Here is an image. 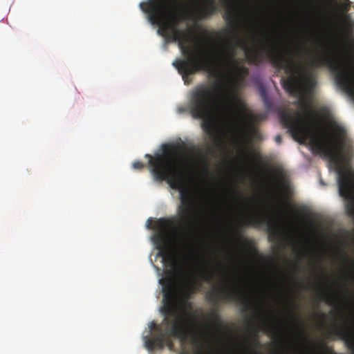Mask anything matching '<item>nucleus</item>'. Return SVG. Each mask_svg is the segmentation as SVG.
Masks as SVG:
<instances>
[{
    "label": "nucleus",
    "instance_id": "f257e3e1",
    "mask_svg": "<svg viewBox=\"0 0 354 354\" xmlns=\"http://www.w3.org/2000/svg\"><path fill=\"white\" fill-rule=\"evenodd\" d=\"M225 1L227 4L223 18L233 32L236 42L225 39L221 50H216L211 59L194 53L187 45L188 36L177 28L185 8L183 0H148L141 2L140 8L149 14L148 18L152 24L159 26V34L166 35L170 32L171 39L178 42L185 59H176L173 65L185 84L189 75L202 71L216 77H221L225 72L235 84L243 81L249 70L236 58L237 46L244 48L250 64L259 65L268 60L275 68L283 69L287 76L281 78L282 86L290 95L299 97L296 104L301 108L302 113L292 109L281 110L279 113L280 121L294 139L304 142L310 138L311 145L321 151V131H317L321 129V122L305 100L313 95L317 81L303 63L295 59V57L302 58V53L288 47L279 48L276 40L267 35L257 47L248 48L239 34L243 24L242 12L232 0Z\"/></svg>",
    "mask_w": 354,
    "mask_h": 354
},
{
    "label": "nucleus",
    "instance_id": "f03ea898",
    "mask_svg": "<svg viewBox=\"0 0 354 354\" xmlns=\"http://www.w3.org/2000/svg\"><path fill=\"white\" fill-rule=\"evenodd\" d=\"M187 104L177 109L179 114L189 113L194 119L202 120L204 131L216 138L214 113L218 110L222 118L232 125L243 119L245 106L231 88L223 82L202 83L192 89L187 96Z\"/></svg>",
    "mask_w": 354,
    "mask_h": 354
},
{
    "label": "nucleus",
    "instance_id": "7ed1b4c3",
    "mask_svg": "<svg viewBox=\"0 0 354 354\" xmlns=\"http://www.w3.org/2000/svg\"><path fill=\"white\" fill-rule=\"evenodd\" d=\"M145 157L149 158V166L155 178L167 181L172 189L179 191L180 216L187 225H190L194 221L195 198L190 190L185 187L184 168L187 157L183 147L180 145H165L162 153H156L154 156L146 154Z\"/></svg>",
    "mask_w": 354,
    "mask_h": 354
},
{
    "label": "nucleus",
    "instance_id": "20e7f679",
    "mask_svg": "<svg viewBox=\"0 0 354 354\" xmlns=\"http://www.w3.org/2000/svg\"><path fill=\"white\" fill-rule=\"evenodd\" d=\"M167 280V283L163 288L164 328L151 323L152 327L155 328L158 333L152 338L145 337V346L149 352L153 351L155 348L162 349L165 344L169 343V337L185 341L190 335L185 313L192 310V304L189 301L190 292L187 289H183L178 295L174 290L171 279L169 278Z\"/></svg>",
    "mask_w": 354,
    "mask_h": 354
},
{
    "label": "nucleus",
    "instance_id": "39448f33",
    "mask_svg": "<svg viewBox=\"0 0 354 354\" xmlns=\"http://www.w3.org/2000/svg\"><path fill=\"white\" fill-rule=\"evenodd\" d=\"M315 67H327L335 75L339 87L354 98V67L339 62L331 50L326 48L324 53L311 62Z\"/></svg>",
    "mask_w": 354,
    "mask_h": 354
},
{
    "label": "nucleus",
    "instance_id": "423d86ee",
    "mask_svg": "<svg viewBox=\"0 0 354 354\" xmlns=\"http://www.w3.org/2000/svg\"><path fill=\"white\" fill-rule=\"evenodd\" d=\"M262 330L263 332L277 340H281V330L274 324L269 323L267 319L263 322ZM297 338L288 339V346H285L284 341L279 342V349L275 354H315L313 352L307 344L309 342L308 337L304 330H297Z\"/></svg>",
    "mask_w": 354,
    "mask_h": 354
},
{
    "label": "nucleus",
    "instance_id": "0eeeda50",
    "mask_svg": "<svg viewBox=\"0 0 354 354\" xmlns=\"http://www.w3.org/2000/svg\"><path fill=\"white\" fill-rule=\"evenodd\" d=\"M206 298L209 301L217 304L219 301H241L243 311H248L254 306V303L238 287V286L226 275L221 286L209 290Z\"/></svg>",
    "mask_w": 354,
    "mask_h": 354
},
{
    "label": "nucleus",
    "instance_id": "6e6552de",
    "mask_svg": "<svg viewBox=\"0 0 354 354\" xmlns=\"http://www.w3.org/2000/svg\"><path fill=\"white\" fill-rule=\"evenodd\" d=\"M234 196L243 204L244 209L249 212L247 216L242 217L240 221L241 227L252 225L255 227L266 224L270 237L277 239L279 235V230L277 225L271 221L266 220L262 212L254 207L257 205V201L254 198L244 197L239 192H234Z\"/></svg>",
    "mask_w": 354,
    "mask_h": 354
},
{
    "label": "nucleus",
    "instance_id": "1a4fd4ad",
    "mask_svg": "<svg viewBox=\"0 0 354 354\" xmlns=\"http://www.w3.org/2000/svg\"><path fill=\"white\" fill-rule=\"evenodd\" d=\"M209 318L210 322L203 327H199L198 324L194 325L186 318L190 332L189 337L194 345L199 346L205 339L209 338L214 333L221 332L222 319L217 308L212 310L209 314Z\"/></svg>",
    "mask_w": 354,
    "mask_h": 354
},
{
    "label": "nucleus",
    "instance_id": "9d476101",
    "mask_svg": "<svg viewBox=\"0 0 354 354\" xmlns=\"http://www.w3.org/2000/svg\"><path fill=\"white\" fill-rule=\"evenodd\" d=\"M156 227L160 232L154 236V239L157 244V248L160 250V254L162 256L165 261L172 263L174 268L178 272H181L183 267L175 261L174 256L169 248L168 243V232L173 228V223L167 218H160L156 222Z\"/></svg>",
    "mask_w": 354,
    "mask_h": 354
},
{
    "label": "nucleus",
    "instance_id": "9b49d317",
    "mask_svg": "<svg viewBox=\"0 0 354 354\" xmlns=\"http://www.w3.org/2000/svg\"><path fill=\"white\" fill-rule=\"evenodd\" d=\"M183 259L186 265L190 261L202 260L201 255L196 253L193 240L189 235H186L180 244Z\"/></svg>",
    "mask_w": 354,
    "mask_h": 354
},
{
    "label": "nucleus",
    "instance_id": "f8f14e48",
    "mask_svg": "<svg viewBox=\"0 0 354 354\" xmlns=\"http://www.w3.org/2000/svg\"><path fill=\"white\" fill-rule=\"evenodd\" d=\"M334 333L344 340L346 346L351 350L352 354H354V335L346 330L340 329L335 326Z\"/></svg>",
    "mask_w": 354,
    "mask_h": 354
},
{
    "label": "nucleus",
    "instance_id": "ddd939ff",
    "mask_svg": "<svg viewBox=\"0 0 354 354\" xmlns=\"http://www.w3.org/2000/svg\"><path fill=\"white\" fill-rule=\"evenodd\" d=\"M217 11L214 0H206L199 7V12L202 17H207L214 15Z\"/></svg>",
    "mask_w": 354,
    "mask_h": 354
},
{
    "label": "nucleus",
    "instance_id": "4468645a",
    "mask_svg": "<svg viewBox=\"0 0 354 354\" xmlns=\"http://www.w3.org/2000/svg\"><path fill=\"white\" fill-rule=\"evenodd\" d=\"M259 93L266 110H272V103L268 97L266 87L263 84L259 86Z\"/></svg>",
    "mask_w": 354,
    "mask_h": 354
},
{
    "label": "nucleus",
    "instance_id": "2eb2a0df",
    "mask_svg": "<svg viewBox=\"0 0 354 354\" xmlns=\"http://www.w3.org/2000/svg\"><path fill=\"white\" fill-rule=\"evenodd\" d=\"M322 296L327 304L330 306L337 305L338 299L336 293L324 291L322 292Z\"/></svg>",
    "mask_w": 354,
    "mask_h": 354
},
{
    "label": "nucleus",
    "instance_id": "dca6fc26",
    "mask_svg": "<svg viewBox=\"0 0 354 354\" xmlns=\"http://www.w3.org/2000/svg\"><path fill=\"white\" fill-rule=\"evenodd\" d=\"M248 324L251 326L250 327V334L252 336V343L254 345L259 348L261 346V342L259 339V333L257 328L255 325L253 324L252 320L249 319L248 320Z\"/></svg>",
    "mask_w": 354,
    "mask_h": 354
},
{
    "label": "nucleus",
    "instance_id": "f3484780",
    "mask_svg": "<svg viewBox=\"0 0 354 354\" xmlns=\"http://www.w3.org/2000/svg\"><path fill=\"white\" fill-rule=\"evenodd\" d=\"M236 234L238 236L239 241L240 242L241 246L246 251V252H256L255 249L252 248L250 245L248 244V240L245 239L244 241H242L243 236L241 234V230L240 228H237L236 230Z\"/></svg>",
    "mask_w": 354,
    "mask_h": 354
},
{
    "label": "nucleus",
    "instance_id": "a211bd4d",
    "mask_svg": "<svg viewBox=\"0 0 354 354\" xmlns=\"http://www.w3.org/2000/svg\"><path fill=\"white\" fill-rule=\"evenodd\" d=\"M199 275L203 279L206 281L210 282L213 279V274L212 272L207 269H201L199 270Z\"/></svg>",
    "mask_w": 354,
    "mask_h": 354
},
{
    "label": "nucleus",
    "instance_id": "6ab92c4d",
    "mask_svg": "<svg viewBox=\"0 0 354 354\" xmlns=\"http://www.w3.org/2000/svg\"><path fill=\"white\" fill-rule=\"evenodd\" d=\"M346 212L349 216L354 218V201H351L346 203Z\"/></svg>",
    "mask_w": 354,
    "mask_h": 354
},
{
    "label": "nucleus",
    "instance_id": "aec40b11",
    "mask_svg": "<svg viewBox=\"0 0 354 354\" xmlns=\"http://www.w3.org/2000/svg\"><path fill=\"white\" fill-rule=\"evenodd\" d=\"M248 127L252 131H256V127L254 126V122L257 120V118L256 116H254L253 115H248Z\"/></svg>",
    "mask_w": 354,
    "mask_h": 354
},
{
    "label": "nucleus",
    "instance_id": "412c9836",
    "mask_svg": "<svg viewBox=\"0 0 354 354\" xmlns=\"http://www.w3.org/2000/svg\"><path fill=\"white\" fill-rule=\"evenodd\" d=\"M193 150L194 151V152L196 153V154L198 157L203 158V159L205 158V157L207 154V151H205L203 149H201L197 146H194Z\"/></svg>",
    "mask_w": 354,
    "mask_h": 354
},
{
    "label": "nucleus",
    "instance_id": "4be33fe9",
    "mask_svg": "<svg viewBox=\"0 0 354 354\" xmlns=\"http://www.w3.org/2000/svg\"><path fill=\"white\" fill-rule=\"evenodd\" d=\"M354 26V21H349L347 23L346 32L348 37H353V26Z\"/></svg>",
    "mask_w": 354,
    "mask_h": 354
},
{
    "label": "nucleus",
    "instance_id": "5701e85b",
    "mask_svg": "<svg viewBox=\"0 0 354 354\" xmlns=\"http://www.w3.org/2000/svg\"><path fill=\"white\" fill-rule=\"evenodd\" d=\"M274 174L276 176V178L279 180H282L284 177L283 171L281 169H278L274 171Z\"/></svg>",
    "mask_w": 354,
    "mask_h": 354
},
{
    "label": "nucleus",
    "instance_id": "b1692460",
    "mask_svg": "<svg viewBox=\"0 0 354 354\" xmlns=\"http://www.w3.org/2000/svg\"><path fill=\"white\" fill-rule=\"evenodd\" d=\"M145 167V165L141 161H136L133 163V167L136 169H142Z\"/></svg>",
    "mask_w": 354,
    "mask_h": 354
},
{
    "label": "nucleus",
    "instance_id": "393cba45",
    "mask_svg": "<svg viewBox=\"0 0 354 354\" xmlns=\"http://www.w3.org/2000/svg\"><path fill=\"white\" fill-rule=\"evenodd\" d=\"M345 2L342 5V8L344 12H347L351 8V2L349 0H344Z\"/></svg>",
    "mask_w": 354,
    "mask_h": 354
},
{
    "label": "nucleus",
    "instance_id": "a878e982",
    "mask_svg": "<svg viewBox=\"0 0 354 354\" xmlns=\"http://www.w3.org/2000/svg\"><path fill=\"white\" fill-rule=\"evenodd\" d=\"M245 351L248 353H253L254 354H260L258 351L256 350L251 349L250 346H245Z\"/></svg>",
    "mask_w": 354,
    "mask_h": 354
},
{
    "label": "nucleus",
    "instance_id": "bb28decb",
    "mask_svg": "<svg viewBox=\"0 0 354 354\" xmlns=\"http://www.w3.org/2000/svg\"><path fill=\"white\" fill-rule=\"evenodd\" d=\"M274 140L277 144H281L282 142V136L281 135H277L274 138Z\"/></svg>",
    "mask_w": 354,
    "mask_h": 354
},
{
    "label": "nucleus",
    "instance_id": "cd10ccee",
    "mask_svg": "<svg viewBox=\"0 0 354 354\" xmlns=\"http://www.w3.org/2000/svg\"><path fill=\"white\" fill-rule=\"evenodd\" d=\"M290 319L292 320V321H294V322H296L297 321V317L295 315H290Z\"/></svg>",
    "mask_w": 354,
    "mask_h": 354
},
{
    "label": "nucleus",
    "instance_id": "c85d7f7f",
    "mask_svg": "<svg viewBox=\"0 0 354 354\" xmlns=\"http://www.w3.org/2000/svg\"><path fill=\"white\" fill-rule=\"evenodd\" d=\"M320 16H321V17H322V19H326V14H325V12H320Z\"/></svg>",
    "mask_w": 354,
    "mask_h": 354
},
{
    "label": "nucleus",
    "instance_id": "c756f323",
    "mask_svg": "<svg viewBox=\"0 0 354 354\" xmlns=\"http://www.w3.org/2000/svg\"><path fill=\"white\" fill-rule=\"evenodd\" d=\"M249 156L250 154L245 152L244 154V158L248 160L249 158Z\"/></svg>",
    "mask_w": 354,
    "mask_h": 354
},
{
    "label": "nucleus",
    "instance_id": "7c9ffc66",
    "mask_svg": "<svg viewBox=\"0 0 354 354\" xmlns=\"http://www.w3.org/2000/svg\"><path fill=\"white\" fill-rule=\"evenodd\" d=\"M319 317H320L322 319H323L325 318V315H324V313H319Z\"/></svg>",
    "mask_w": 354,
    "mask_h": 354
},
{
    "label": "nucleus",
    "instance_id": "2f4dec72",
    "mask_svg": "<svg viewBox=\"0 0 354 354\" xmlns=\"http://www.w3.org/2000/svg\"><path fill=\"white\" fill-rule=\"evenodd\" d=\"M302 47L303 48L306 49V45L305 43H302Z\"/></svg>",
    "mask_w": 354,
    "mask_h": 354
},
{
    "label": "nucleus",
    "instance_id": "473e14b6",
    "mask_svg": "<svg viewBox=\"0 0 354 354\" xmlns=\"http://www.w3.org/2000/svg\"><path fill=\"white\" fill-rule=\"evenodd\" d=\"M172 346H173L172 344H171V343H169V348H171V347H172Z\"/></svg>",
    "mask_w": 354,
    "mask_h": 354
}]
</instances>
